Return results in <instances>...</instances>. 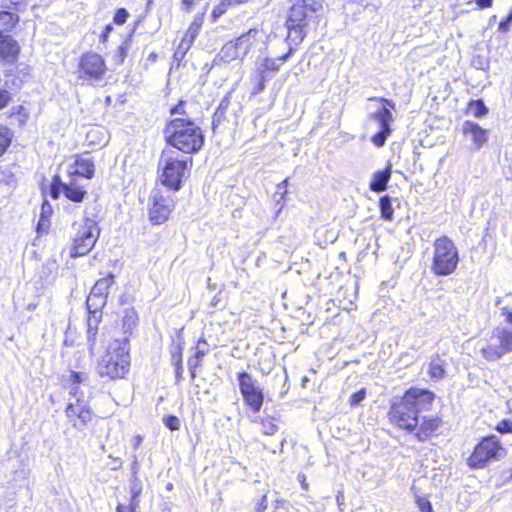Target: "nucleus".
I'll use <instances>...</instances> for the list:
<instances>
[{"label": "nucleus", "instance_id": "4468645a", "mask_svg": "<svg viewBox=\"0 0 512 512\" xmlns=\"http://www.w3.org/2000/svg\"><path fill=\"white\" fill-rule=\"evenodd\" d=\"M294 48L289 45L288 51L276 58L266 57L258 67L259 82L253 90V94L262 92L265 88L266 81L268 80V72H277L280 66L285 63L293 54Z\"/></svg>", "mask_w": 512, "mask_h": 512}, {"label": "nucleus", "instance_id": "20e7f679", "mask_svg": "<svg viewBox=\"0 0 512 512\" xmlns=\"http://www.w3.org/2000/svg\"><path fill=\"white\" fill-rule=\"evenodd\" d=\"M433 248V273L438 276L451 275L459 262V253L454 242L447 236H442L434 241Z\"/></svg>", "mask_w": 512, "mask_h": 512}, {"label": "nucleus", "instance_id": "6ab92c4d", "mask_svg": "<svg viewBox=\"0 0 512 512\" xmlns=\"http://www.w3.org/2000/svg\"><path fill=\"white\" fill-rule=\"evenodd\" d=\"M462 130L465 135L471 136L476 149L481 148L488 140V131L472 121H465Z\"/></svg>", "mask_w": 512, "mask_h": 512}, {"label": "nucleus", "instance_id": "052dcab7", "mask_svg": "<svg viewBox=\"0 0 512 512\" xmlns=\"http://www.w3.org/2000/svg\"><path fill=\"white\" fill-rule=\"evenodd\" d=\"M194 3V0H183V4L189 9Z\"/></svg>", "mask_w": 512, "mask_h": 512}, {"label": "nucleus", "instance_id": "69168bd1", "mask_svg": "<svg viewBox=\"0 0 512 512\" xmlns=\"http://www.w3.org/2000/svg\"><path fill=\"white\" fill-rule=\"evenodd\" d=\"M495 19H496V16H492L491 19H490V22H495Z\"/></svg>", "mask_w": 512, "mask_h": 512}, {"label": "nucleus", "instance_id": "f257e3e1", "mask_svg": "<svg viewBox=\"0 0 512 512\" xmlns=\"http://www.w3.org/2000/svg\"><path fill=\"white\" fill-rule=\"evenodd\" d=\"M433 398V393L430 391L410 389L399 403L391 407L389 412L391 422L408 431L415 430L419 423V413L428 409Z\"/></svg>", "mask_w": 512, "mask_h": 512}, {"label": "nucleus", "instance_id": "37998d69", "mask_svg": "<svg viewBox=\"0 0 512 512\" xmlns=\"http://www.w3.org/2000/svg\"><path fill=\"white\" fill-rule=\"evenodd\" d=\"M129 14L125 9H118L114 15V22L118 25H122L127 21Z\"/></svg>", "mask_w": 512, "mask_h": 512}, {"label": "nucleus", "instance_id": "bb28decb", "mask_svg": "<svg viewBox=\"0 0 512 512\" xmlns=\"http://www.w3.org/2000/svg\"><path fill=\"white\" fill-rule=\"evenodd\" d=\"M63 193L69 200L73 202H82L84 196L86 195V191L73 182H70L69 184H63Z\"/></svg>", "mask_w": 512, "mask_h": 512}, {"label": "nucleus", "instance_id": "2f4dec72", "mask_svg": "<svg viewBox=\"0 0 512 512\" xmlns=\"http://www.w3.org/2000/svg\"><path fill=\"white\" fill-rule=\"evenodd\" d=\"M12 132L8 128H0V156L6 151L12 140Z\"/></svg>", "mask_w": 512, "mask_h": 512}, {"label": "nucleus", "instance_id": "3c124183", "mask_svg": "<svg viewBox=\"0 0 512 512\" xmlns=\"http://www.w3.org/2000/svg\"><path fill=\"white\" fill-rule=\"evenodd\" d=\"M136 506L137 505H133L132 503L130 505L119 504L117 506L116 511L117 512H135Z\"/></svg>", "mask_w": 512, "mask_h": 512}, {"label": "nucleus", "instance_id": "a211bd4d", "mask_svg": "<svg viewBox=\"0 0 512 512\" xmlns=\"http://www.w3.org/2000/svg\"><path fill=\"white\" fill-rule=\"evenodd\" d=\"M99 310L100 309L95 308L88 309L89 317L87 321V341L89 346V352L91 355H94L95 353L94 350L96 346L97 329L101 317V313Z\"/></svg>", "mask_w": 512, "mask_h": 512}, {"label": "nucleus", "instance_id": "ea45409f", "mask_svg": "<svg viewBox=\"0 0 512 512\" xmlns=\"http://www.w3.org/2000/svg\"><path fill=\"white\" fill-rule=\"evenodd\" d=\"M63 184L64 183L60 181L59 177H55L50 189V194L53 198H58L60 190L63 191Z\"/></svg>", "mask_w": 512, "mask_h": 512}, {"label": "nucleus", "instance_id": "7c9ffc66", "mask_svg": "<svg viewBox=\"0 0 512 512\" xmlns=\"http://www.w3.org/2000/svg\"><path fill=\"white\" fill-rule=\"evenodd\" d=\"M70 380L72 382L71 393L77 396L79 393V384H83L88 380V375L84 372H71Z\"/></svg>", "mask_w": 512, "mask_h": 512}, {"label": "nucleus", "instance_id": "de8ad7c7", "mask_svg": "<svg viewBox=\"0 0 512 512\" xmlns=\"http://www.w3.org/2000/svg\"><path fill=\"white\" fill-rule=\"evenodd\" d=\"M49 218L47 217H41L40 216V219L38 221V225H37V230L39 232H46L48 227H49Z\"/></svg>", "mask_w": 512, "mask_h": 512}, {"label": "nucleus", "instance_id": "a878e982", "mask_svg": "<svg viewBox=\"0 0 512 512\" xmlns=\"http://www.w3.org/2000/svg\"><path fill=\"white\" fill-rule=\"evenodd\" d=\"M218 57L220 61L229 63L234 60H243V57L239 54L237 46L234 41L227 42L220 50Z\"/></svg>", "mask_w": 512, "mask_h": 512}, {"label": "nucleus", "instance_id": "49530a36", "mask_svg": "<svg viewBox=\"0 0 512 512\" xmlns=\"http://www.w3.org/2000/svg\"><path fill=\"white\" fill-rule=\"evenodd\" d=\"M11 100V95L6 90H0V109L4 108Z\"/></svg>", "mask_w": 512, "mask_h": 512}, {"label": "nucleus", "instance_id": "58836bf2", "mask_svg": "<svg viewBox=\"0 0 512 512\" xmlns=\"http://www.w3.org/2000/svg\"><path fill=\"white\" fill-rule=\"evenodd\" d=\"M416 504L422 512H432L431 503L426 497L417 496Z\"/></svg>", "mask_w": 512, "mask_h": 512}, {"label": "nucleus", "instance_id": "412c9836", "mask_svg": "<svg viewBox=\"0 0 512 512\" xmlns=\"http://www.w3.org/2000/svg\"><path fill=\"white\" fill-rule=\"evenodd\" d=\"M440 425V420L436 417L423 416L419 420L416 436L419 440H426Z\"/></svg>", "mask_w": 512, "mask_h": 512}, {"label": "nucleus", "instance_id": "b1692460", "mask_svg": "<svg viewBox=\"0 0 512 512\" xmlns=\"http://www.w3.org/2000/svg\"><path fill=\"white\" fill-rule=\"evenodd\" d=\"M94 163L89 157H78L75 161V170L71 174H77L88 179L94 176Z\"/></svg>", "mask_w": 512, "mask_h": 512}, {"label": "nucleus", "instance_id": "6e6d98bb", "mask_svg": "<svg viewBox=\"0 0 512 512\" xmlns=\"http://www.w3.org/2000/svg\"><path fill=\"white\" fill-rule=\"evenodd\" d=\"M112 29H113V28H112V25H111V24H109V25H107V26L105 27V30L103 31V33H102V35H101V40H102L103 42H105V41L107 40L108 35H109V33L112 31Z\"/></svg>", "mask_w": 512, "mask_h": 512}, {"label": "nucleus", "instance_id": "f8f14e48", "mask_svg": "<svg viewBox=\"0 0 512 512\" xmlns=\"http://www.w3.org/2000/svg\"><path fill=\"white\" fill-rule=\"evenodd\" d=\"M237 379L245 404L253 412H259L264 402V393L258 382L247 372L239 373Z\"/></svg>", "mask_w": 512, "mask_h": 512}, {"label": "nucleus", "instance_id": "0eeeda50", "mask_svg": "<svg viewBox=\"0 0 512 512\" xmlns=\"http://www.w3.org/2000/svg\"><path fill=\"white\" fill-rule=\"evenodd\" d=\"M290 8L288 11L287 27L290 29V35L299 34V38L303 37L302 23L305 21L308 13L318 11L322 4L318 0H289Z\"/></svg>", "mask_w": 512, "mask_h": 512}, {"label": "nucleus", "instance_id": "4d7b16f0", "mask_svg": "<svg viewBox=\"0 0 512 512\" xmlns=\"http://www.w3.org/2000/svg\"><path fill=\"white\" fill-rule=\"evenodd\" d=\"M287 185H288V179H285L281 183H279L277 187L279 190L286 189Z\"/></svg>", "mask_w": 512, "mask_h": 512}, {"label": "nucleus", "instance_id": "39448f33", "mask_svg": "<svg viewBox=\"0 0 512 512\" xmlns=\"http://www.w3.org/2000/svg\"><path fill=\"white\" fill-rule=\"evenodd\" d=\"M172 150H164L159 160L160 181L174 191L181 187L182 179L188 170V162L179 159Z\"/></svg>", "mask_w": 512, "mask_h": 512}, {"label": "nucleus", "instance_id": "0e129e2a", "mask_svg": "<svg viewBox=\"0 0 512 512\" xmlns=\"http://www.w3.org/2000/svg\"><path fill=\"white\" fill-rule=\"evenodd\" d=\"M181 369H182V367H181V368H179L178 366H176V374H177V378H179V377H180V375H181Z\"/></svg>", "mask_w": 512, "mask_h": 512}, {"label": "nucleus", "instance_id": "473e14b6", "mask_svg": "<svg viewBox=\"0 0 512 512\" xmlns=\"http://www.w3.org/2000/svg\"><path fill=\"white\" fill-rule=\"evenodd\" d=\"M240 2H228L226 0H221V2L214 7L213 11H212V17L214 18V20H216L217 18H219L220 16H222L227 8L231 5H234V4H239Z\"/></svg>", "mask_w": 512, "mask_h": 512}, {"label": "nucleus", "instance_id": "ddd939ff", "mask_svg": "<svg viewBox=\"0 0 512 512\" xmlns=\"http://www.w3.org/2000/svg\"><path fill=\"white\" fill-rule=\"evenodd\" d=\"M65 413L72 426L78 430L84 429L93 418V412L87 401L80 398H76L75 402L69 403Z\"/></svg>", "mask_w": 512, "mask_h": 512}, {"label": "nucleus", "instance_id": "8fccbe9b", "mask_svg": "<svg viewBox=\"0 0 512 512\" xmlns=\"http://www.w3.org/2000/svg\"><path fill=\"white\" fill-rule=\"evenodd\" d=\"M51 213H52L51 205L47 201H44L42 204V207H41V217L49 218Z\"/></svg>", "mask_w": 512, "mask_h": 512}, {"label": "nucleus", "instance_id": "dca6fc26", "mask_svg": "<svg viewBox=\"0 0 512 512\" xmlns=\"http://www.w3.org/2000/svg\"><path fill=\"white\" fill-rule=\"evenodd\" d=\"M113 284V274H109L106 277L99 279L95 283V285L91 289L89 296L87 297V309H101L102 307H104L107 301L109 289Z\"/></svg>", "mask_w": 512, "mask_h": 512}, {"label": "nucleus", "instance_id": "f704fd0d", "mask_svg": "<svg viewBox=\"0 0 512 512\" xmlns=\"http://www.w3.org/2000/svg\"><path fill=\"white\" fill-rule=\"evenodd\" d=\"M127 50H128V48H127V45H125V44L118 46L113 54V60L117 64H122L126 57Z\"/></svg>", "mask_w": 512, "mask_h": 512}, {"label": "nucleus", "instance_id": "e2e57ef3", "mask_svg": "<svg viewBox=\"0 0 512 512\" xmlns=\"http://www.w3.org/2000/svg\"><path fill=\"white\" fill-rule=\"evenodd\" d=\"M343 499V495L339 492V494L336 497L337 503L341 505Z\"/></svg>", "mask_w": 512, "mask_h": 512}, {"label": "nucleus", "instance_id": "f03ea898", "mask_svg": "<svg viewBox=\"0 0 512 512\" xmlns=\"http://www.w3.org/2000/svg\"><path fill=\"white\" fill-rule=\"evenodd\" d=\"M167 143L184 153L199 151L204 144L201 129L188 118H173L165 128Z\"/></svg>", "mask_w": 512, "mask_h": 512}, {"label": "nucleus", "instance_id": "6e6552de", "mask_svg": "<svg viewBox=\"0 0 512 512\" xmlns=\"http://www.w3.org/2000/svg\"><path fill=\"white\" fill-rule=\"evenodd\" d=\"M505 450L496 436L484 438L474 449L468 459V465L472 468H481L491 460H499Z\"/></svg>", "mask_w": 512, "mask_h": 512}, {"label": "nucleus", "instance_id": "393cba45", "mask_svg": "<svg viewBox=\"0 0 512 512\" xmlns=\"http://www.w3.org/2000/svg\"><path fill=\"white\" fill-rule=\"evenodd\" d=\"M208 353L207 343L205 340L200 339L196 346V352L194 356L189 358L188 366L190 369L191 376L196 377L195 369L200 365L202 358Z\"/></svg>", "mask_w": 512, "mask_h": 512}, {"label": "nucleus", "instance_id": "c85d7f7f", "mask_svg": "<svg viewBox=\"0 0 512 512\" xmlns=\"http://www.w3.org/2000/svg\"><path fill=\"white\" fill-rule=\"evenodd\" d=\"M18 22V16L8 11H0V36L9 32Z\"/></svg>", "mask_w": 512, "mask_h": 512}, {"label": "nucleus", "instance_id": "09e8293b", "mask_svg": "<svg viewBox=\"0 0 512 512\" xmlns=\"http://www.w3.org/2000/svg\"><path fill=\"white\" fill-rule=\"evenodd\" d=\"M267 508V496L263 495L255 506L256 512H264Z\"/></svg>", "mask_w": 512, "mask_h": 512}, {"label": "nucleus", "instance_id": "4c0bfd02", "mask_svg": "<svg viewBox=\"0 0 512 512\" xmlns=\"http://www.w3.org/2000/svg\"><path fill=\"white\" fill-rule=\"evenodd\" d=\"M365 397H366V389L362 388L350 396V404L352 406H356V405L360 404L365 399Z\"/></svg>", "mask_w": 512, "mask_h": 512}, {"label": "nucleus", "instance_id": "864d4df0", "mask_svg": "<svg viewBox=\"0 0 512 512\" xmlns=\"http://www.w3.org/2000/svg\"><path fill=\"white\" fill-rule=\"evenodd\" d=\"M476 1V4L481 8V9H485V8H489L492 6V2L493 0H475Z\"/></svg>", "mask_w": 512, "mask_h": 512}, {"label": "nucleus", "instance_id": "cd10ccee", "mask_svg": "<svg viewBox=\"0 0 512 512\" xmlns=\"http://www.w3.org/2000/svg\"><path fill=\"white\" fill-rule=\"evenodd\" d=\"M444 366L445 361L439 355L434 356L429 364V375L436 380L442 379L445 375Z\"/></svg>", "mask_w": 512, "mask_h": 512}, {"label": "nucleus", "instance_id": "680f3d73", "mask_svg": "<svg viewBox=\"0 0 512 512\" xmlns=\"http://www.w3.org/2000/svg\"><path fill=\"white\" fill-rule=\"evenodd\" d=\"M137 466H138V463H137V460H135L132 465V470H133L134 475L137 473Z\"/></svg>", "mask_w": 512, "mask_h": 512}, {"label": "nucleus", "instance_id": "4be33fe9", "mask_svg": "<svg viewBox=\"0 0 512 512\" xmlns=\"http://www.w3.org/2000/svg\"><path fill=\"white\" fill-rule=\"evenodd\" d=\"M392 166L388 165L384 170L376 171L370 182V189L374 192L386 190L387 184L391 178Z\"/></svg>", "mask_w": 512, "mask_h": 512}, {"label": "nucleus", "instance_id": "a18cd8bd", "mask_svg": "<svg viewBox=\"0 0 512 512\" xmlns=\"http://www.w3.org/2000/svg\"><path fill=\"white\" fill-rule=\"evenodd\" d=\"M497 430L501 433H512V421H501L497 426Z\"/></svg>", "mask_w": 512, "mask_h": 512}, {"label": "nucleus", "instance_id": "9d476101", "mask_svg": "<svg viewBox=\"0 0 512 512\" xmlns=\"http://www.w3.org/2000/svg\"><path fill=\"white\" fill-rule=\"evenodd\" d=\"M107 68L101 55L89 52L84 54L79 62V79L96 84L104 80Z\"/></svg>", "mask_w": 512, "mask_h": 512}, {"label": "nucleus", "instance_id": "603ef678", "mask_svg": "<svg viewBox=\"0 0 512 512\" xmlns=\"http://www.w3.org/2000/svg\"><path fill=\"white\" fill-rule=\"evenodd\" d=\"M302 38H304V36H303ZM289 40H293V41H295V44L297 45V44H298L299 42H301L303 39H300V38H299V34H298V33H294V32H293V33L291 34V36H290V31H289V32H288L287 41H289ZM283 44H287L288 46H289V45L291 46V44H290L289 42H283Z\"/></svg>", "mask_w": 512, "mask_h": 512}, {"label": "nucleus", "instance_id": "e433bc0d", "mask_svg": "<svg viewBox=\"0 0 512 512\" xmlns=\"http://www.w3.org/2000/svg\"><path fill=\"white\" fill-rule=\"evenodd\" d=\"M262 431L265 435H273L277 432V426L271 419L262 420Z\"/></svg>", "mask_w": 512, "mask_h": 512}, {"label": "nucleus", "instance_id": "72a5a7b5", "mask_svg": "<svg viewBox=\"0 0 512 512\" xmlns=\"http://www.w3.org/2000/svg\"><path fill=\"white\" fill-rule=\"evenodd\" d=\"M470 111L474 116L481 117L487 113V108L481 101H475L470 104Z\"/></svg>", "mask_w": 512, "mask_h": 512}, {"label": "nucleus", "instance_id": "1a4fd4ad", "mask_svg": "<svg viewBox=\"0 0 512 512\" xmlns=\"http://www.w3.org/2000/svg\"><path fill=\"white\" fill-rule=\"evenodd\" d=\"M512 351V333L505 328L494 330L486 345L480 348L481 355L488 361H495Z\"/></svg>", "mask_w": 512, "mask_h": 512}, {"label": "nucleus", "instance_id": "c756f323", "mask_svg": "<svg viewBox=\"0 0 512 512\" xmlns=\"http://www.w3.org/2000/svg\"><path fill=\"white\" fill-rule=\"evenodd\" d=\"M379 207L381 212V217L385 220H392L393 219V208H392V202L391 198L387 195L383 196L379 200Z\"/></svg>", "mask_w": 512, "mask_h": 512}, {"label": "nucleus", "instance_id": "5fc2aeb1", "mask_svg": "<svg viewBox=\"0 0 512 512\" xmlns=\"http://www.w3.org/2000/svg\"><path fill=\"white\" fill-rule=\"evenodd\" d=\"M297 479L300 482L302 488L304 490H308L309 485H308V483L306 481V476L304 474H302V473H299L298 476H297Z\"/></svg>", "mask_w": 512, "mask_h": 512}, {"label": "nucleus", "instance_id": "f3484780", "mask_svg": "<svg viewBox=\"0 0 512 512\" xmlns=\"http://www.w3.org/2000/svg\"><path fill=\"white\" fill-rule=\"evenodd\" d=\"M263 41V33L257 29H251L238 37L234 43L239 54L244 58L258 42Z\"/></svg>", "mask_w": 512, "mask_h": 512}, {"label": "nucleus", "instance_id": "423d86ee", "mask_svg": "<svg viewBox=\"0 0 512 512\" xmlns=\"http://www.w3.org/2000/svg\"><path fill=\"white\" fill-rule=\"evenodd\" d=\"M100 235V229L96 221L86 218L73 237L70 256L73 258L86 255L94 247Z\"/></svg>", "mask_w": 512, "mask_h": 512}, {"label": "nucleus", "instance_id": "c9c22d12", "mask_svg": "<svg viewBox=\"0 0 512 512\" xmlns=\"http://www.w3.org/2000/svg\"><path fill=\"white\" fill-rule=\"evenodd\" d=\"M142 487L137 478L134 479V482L131 485V502L133 505L138 504V496L140 495Z\"/></svg>", "mask_w": 512, "mask_h": 512}, {"label": "nucleus", "instance_id": "79ce46f5", "mask_svg": "<svg viewBox=\"0 0 512 512\" xmlns=\"http://www.w3.org/2000/svg\"><path fill=\"white\" fill-rule=\"evenodd\" d=\"M186 111H185V102L184 101H180L175 107H173L171 109V115L174 116V118L176 117H179V118H184L183 116H186Z\"/></svg>", "mask_w": 512, "mask_h": 512}, {"label": "nucleus", "instance_id": "13d9d810", "mask_svg": "<svg viewBox=\"0 0 512 512\" xmlns=\"http://www.w3.org/2000/svg\"><path fill=\"white\" fill-rule=\"evenodd\" d=\"M142 440H143V439H142V437H141V436H139V435H138V436H136V437L134 438V446H135V447L139 446V445L142 443Z\"/></svg>", "mask_w": 512, "mask_h": 512}, {"label": "nucleus", "instance_id": "5701e85b", "mask_svg": "<svg viewBox=\"0 0 512 512\" xmlns=\"http://www.w3.org/2000/svg\"><path fill=\"white\" fill-rule=\"evenodd\" d=\"M137 324V312L133 308L125 309L122 317L123 338H127L129 340V337L132 335V331L136 328Z\"/></svg>", "mask_w": 512, "mask_h": 512}, {"label": "nucleus", "instance_id": "7ed1b4c3", "mask_svg": "<svg viewBox=\"0 0 512 512\" xmlns=\"http://www.w3.org/2000/svg\"><path fill=\"white\" fill-rule=\"evenodd\" d=\"M130 356L127 338L112 341L105 354L98 361L97 369L101 376L111 379L123 378L129 371Z\"/></svg>", "mask_w": 512, "mask_h": 512}, {"label": "nucleus", "instance_id": "aec40b11", "mask_svg": "<svg viewBox=\"0 0 512 512\" xmlns=\"http://www.w3.org/2000/svg\"><path fill=\"white\" fill-rule=\"evenodd\" d=\"M20 47L18 43L11 37L0 39V59L7 62L16 61Z\"/></svg>", "mask_w": 512, "mask_h": 512}, {"label": "nucleus", "instance_id": "c03bdc74", "mask_svg": "<svg viewBox=\"0 0 512 512\" xmlns=\"http://www.w3.org/2000/svg\"><path fill=\"white\" fill-rule=\"evenodd\" d=\"M172 361L175 366L181 368L182 363V348L180 346H176L172 351Z\"/></svg>", "mask_w": 512, "mask_h": 512}, {"label": "nucleus", "instance_id": "a19ab883", "mask_svg": "<svg viewBox=\"0 0 512 512\" xmlns=\"http://www.w3.org/2000/svg\"><path fill=\"white\" fill-rule=\"evenodd\" d=\"M164 423L171 431H176L180 428V420L173 415L166 417Z\"/></svg>", "mask_w": 512, "mask_h": 512}, {"label": "nucleus", "instance_id": "9b49d317", "mask_svg": "<svg viewBox=\"0 0 512 512\" xmlns=\"http://www.w3.org/2000/svg\"><path fill=\"white\" fill-rule=\"evenodd\" d=\"M370 100H375L383 103L384 105L371 115V118L379 123L380 131L372 137V142L377 147H382L388 136L391 134V123L393 122V115L390 108L395 109V103L386 98L373 97Z\"/></svg>", "mask_w": 512, "mask_h": 512}, {"label": "nucleus", "instance_id": "bf43d9fd", "mask_svg": "<svg viewBox=\"0 0 512 512\" xmlns=\"http://www.w3.org/2000/svg\"><path fill=\"white\" fill-rule=\"evenodd\" d=\"M22 111H24L23 106H17V107H13V112H12V113H13V114H14V113L21 114V113H22Z\"/></svg>", "mask_w": 512, "mask_h": 512}, {"label": "nucleus", "instance_id": "2eb2a0df", "mask_svg": "<svg viewBox=\"0 0 512 512\" xmlns=\"http://www.w3.org/2000/svg\"><path fill=\"white\" fill-rule=\"evenodd\" d=\"M174 208V201L171 197H164L159 192L153 194V204L149 210V219L152 224L159 225L168 220Z\"/></svg>", "mask_w": 512, "mask_h": 512}]
</instances>
